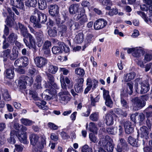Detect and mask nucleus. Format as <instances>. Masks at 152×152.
<instances>
[{"mask_svg": "<svg viewBox=\"0 0 152 152\" xmlns=\"http://www.w3.org/2000/svg\"><path fill=\"white\" fill-rule=\"evenodd\" d=\"M37 16L31 15L30 18V21L34 23V27L36 28H41L42 26L41 23H44L47 20L46 15L40 12L37 13Z\"/></svg>", "mask_w": 152, "mask_h": 152, "instance_id": "f257e3e1", "label": "nucleus"}, {"mask_svg": "<svg viewBox=\"0 0 152 152\" xmlns=\"http://www.w3.org/2000/svg\"><path fill=\"white\" fill-rule=\"evenodd\" d=\"M31 144L33 146L36 145L38 148L42 149L46 145V140L45 137H42L40 142H39V137L37 135L32 134L29 136Z\"/></svg>", "mask_w": 152, "mask_h": 152, "instance_id": "f03ea898", "label": "nucleus"}, {"mask_svg": "<svg viewBox=\"0 0 152 152\" xmlns=\"http://www.w3.org/2000/svg\"><path fill=\"white\" fill-rule=\"evenodd\" d=\"M49 8L50 14L55 19L56 23H59L61 18L58 14L59 7L56 4H52L49 6Z\"/></svg>", "mask_w": 152, "mask_h": 152, "instance_id": "7ed1b4c3", "label": "nucleus"}, {"mask_svg": "<svg viewBox=\"0 0 152 152\" xmlns=\"http://www.w3.org/2000/svg\"><path fill=\"white\" fill-rule=\"evenodd\" d=\"M132 101L133 104V109L138 110L145 106L146 102L140 98L136 97L132 99Z\"/></svg>", "mask_w": 152, "mask_h": 152, "instance_id": "20e7f679", "label": "nucleus"}, {"mask_svg": "<svg viewBox=\"0 0 152 152\" xmlns=\"http://www.w3.org/2000/svg\"><path fill=\"white\" fill-rule=\"evenodd\" d=\"M69 94L68 91L61 90V91L58 94V96L60 101L62 103H67L70 101L69 96Z\"/></svg>", "mask_w": 152, "mask_h": 152, "instance_id": "39448f33", "label": "nucleus"}, {"mask_svg": "<svg viewBox=\"0 0 152 152\" xmlns=\"http://www.w3.org/2000/svg\"><path fill=\"white\" fill-rule=\"evenodd\" d=\"M80 10V14H77L74 16V20L77 21L80 19L79 23L81 25H83L87 21L88 19L86 15L85 14V9L83 8H82Z\"/></svg>", "mask_w": 152, "mask_h": 152, "instance_id": "423d86ee", "label": "nucleus"}, {"mask_svg": "<svg viewBox=\"0 0 152 152\" xmlns=\"http://www.w3.org/2000/svg\"><path fill=\"white\" fill-rule=\"evenodd\" d=\"M49 88V89H46L42 95V99L45 100L51 99L55 93L56 90L52 86H50Z\"/></svg>", "mask_w": 152, "mask_h": 152, "instance_id": "0eeeda50", "label": "nucleus"}, {"mask_svg": "<svg viewBox=\"0 0 152 152\" xmlns=\"http://www.w3.org/2000/svg\"><path fill=\"white\" fill-rule=\"evenodd\" d=\"M49 88V89H46L42 95V99L45 100L51 99L55 93L56 90L52 86H50Z\"/></svg>", "mask_w": 152, "mask_h": 152, "instance_id": "6e6552de", "label": "nucleus"}, {"mask_svg": "<svg viewBox=\"0 0 152 152\" xmlns=\"http://www.w3.org/2000/svg\"><path fill=\"white\" fill-rule=\"evenodd\" d=\"M28 58L26 56H23L16 60L14 62V65L15 66L24 67L28 64Z\"/></svg>", "mask_w": 152, "mask_h": 152, "instance_id": "1a4fd4ad", "label": "nucleus"}, {"mask_svg": "<svg viewBox=\"0 0 152 152\" xmlns=\"http://www.w3.org/2000/svg\"><path fill=\"white\" fill-rule=\"evenodd\" d=\"M127 87L125 88L121 93V97H127L128 94H131L133 92V85L130 83L127 84Z\"/></svg>", "mask_w": 152, "mask_h": 152, "instance_id": "9d476101", "label": "nucleus"}, {"mask_svg": "<svg viewBox=\"0 0 152 152\" xmlns=\"http://www.w3.org/2000/svg\"><path fill=\"white\" fill-rule=\"evenodd\" d=\"M34 61L37 66L39 68L42 67L48 63L47 60L41 56L36 57L34 59Z\"/></svg>", "mask_w": 152, "mask_h": 152, "instance_id": "9b49d317", "label": "nucleus"}, {"mask_svg": "<svg viewBox=\"0 0 152 152\" xmlns=\"http://www.w3.org/2000/svg\"><path fill=\"white\" fill-rule=\"evenodd\" d=\"M107 24V21L102 19L97 20L94 24V27L96 30H99L102 29L106 26Z\"/></svg>", "mask_w": 152, "mask_h": 152, "instance_id": "f8f14e48", "label": "nucleus"}, {"mask_svg": "<svg viewBox=\"0 0 152 152\" xmlns=\"http://www.w3.org/2000/svg\"><path fill=\"white\" fill-rule=\"evenodd\" d=\"M61 20L59 21V23L56 24L58 26V34L61 37L64 36L66 33L67 30L66 26L62 23H60Z\"/></svg>", "mask_w": 152, "mask_h": 152, "instance_id": "ddd939ff", "label": "nucleus"}, {"mask_svg": "<svg viewBox=\"0 0 152 152\" xmlns=\"http://www.w3.org/2000/svg\"><path fill=\"white\" fill-rule=\"evenodd\" d=\"M79 6L78 4H74L71 5L69 7V12L74 17L77 14H79L78 11Z\"/></svg>", "mask_w": 152, "mask_h": 152, "instance_id": "4468645a", "label": "nucleus"}, {"mask_svg": "<svg viewBox=\"0 0 152 152\" xmlns=\"http://www.w3.org/2000/svg\"><path fill=\"white\" fill-rule=\"evenodd\" d=\"M26 37L28 38L30 49H33L34 52L35 53L37 51V49L36 45V41L34 38L30 33L28 34Z\"/></svg>", "mask_w": 152, "mask_h": 152, "instance_id": "2eb2a0df", "label": "nucleus"}, {"mask_svg": "<svg viewBox=\"0 0 152 152\" xmlns=\"http://www.w3.org/2000/svg\"><path fill=\"white\" fill-rule=\"evenodd\" d=\"M110 141H112V139L108 135L101 138L99 142V144L101 147H105Z\"/></svg>", "mask_w": 152, "mask_h": 152, "instance_id": "dca6fc26", "label": "nucleus"}, {"mask_svg": "<svg viewBox=\"0 0 152 152\" xmlns=\"http://www.w3.org/2000/svg\"><path fill=\"white\" fill-rule=\"evenodd\" d=\"M18 134V132L15 130H11L10 132V137L7 139L8 142L11 144H14L16 142L15 139Z\"/></svg>", "mask_w": 152, "mask_h": 152, "instance_id": "f3484780", "label": "nucleus"}, {"mask_svg": "<svg viewBox=\"0 0 152 152\" xmlns=\"http://www.w3.org/2000/svg\"><path fill=\"white\" fill-rule=\"evenodd\" d=\"M124 127L126 134H129L132 133L134 132V128L132 127V123L129 121H127L125 122Z\"/></svg>", "mask_w": 152, "mask_h": 152, "instance_id": "a211bd4d", "label": "nucleus"}, {"mask_svg": "<svg viewBox=\"0 0 152 152\" xmlns=\"http://www.w3.org/2000/svg\"><path fill=\"white\" fill-rule=\"evenodd\" d=\"M18 25L19 27V28L20 30V32L21 35L24 37H26L28 34H29L28 32V31L27 27L25 26L22 23H18Z\"/></svg>", "mask_w": 152, "mask_h": 152, "instance_id": "6ab92c4d", "label": "nucleus"}, {"mask_svg": "<svg viewBox=\"0 0 152 152\" xmlns=\"http://www.w3.org/2000/svg\"><path fill=\"white\" fill-rule=\"evenodd\" d=\"M140 93L143 94L146 93L150 89L149 84L147 82H142L140 83Z\"/></svg>", "mask_w": 152, "mask_h": 152, "instance_id": "aec40b11", "label": "nucleus"}, {"mask_svg": "<svg viewBox=\"0 0 152 152\" xmlns=\"http://www.w3.org/2000/svg\"><path fill=\"white\" fill-rule=\"evenodd\" d=\"M19 51L16 46H14L12 50V53L10 55V58L11 60L16 59L18 56Z\"/></svg>", "mask_w": 152, "mask_h": 152, "instance_id": "412c9836", "label": "nucleus"}, {"mask_svg": "<svg viewBox=\"0 0 152 152\" xmlns=\"http://www.w3.org/2000/svg\"><path fill=\"white\" fill-rule=\"evenodd\" d=\"M22 1V0H11V4L14 7L23 9L24 7V5Z\"/></svg>", "mask_w": 152, "mask_h": 152, "instance_id": "4be33fe9", "label": "nucleus"}, {"mask_svg": "<svg viewBox=\"0 0 152 152\" xmlns=\"http://www.w3.org/2000/svg\"><path fill=\"white\" fill-rule=\"evenodd\" d=\"M105 119V123L107 125L110 126L113 124L114 120L113 117L110 114H106Z\"/></svg>", "mask_w": 152, "mask_h": 152, "instance_id": "5701e85b", "label": "nucleus"}, {"mask_svg": "<svg viewBox=\"0 0 152 152\" xmlns=\"http://www.w3.org/2000/svg\"><path fill=\"white\" fill-rule=\"evenodd\" d=\"M141 137H149L148 135L149 134L148 129L145 126H143L140 128Z\"/></svg>", "mask_w": 152, "mask_h": 152, "instance_id": "b1692460", "label": "nucleus"}, {"mask_svg": "<svg viewBox=\"0 0 152 152\" xmlns=\"http://www.w3.org/2000/svg\"><path fill=\"white\" fill-rule=\"evenodd\" d=\"M18 36L15 33L12 32L9 35L8 38L7 40L8 42L10 43H14L18 39Z\"/></svg>", "mask_w": 152, "mask_h": 152, "instance_id": "393cba45", "label": "nucleus"}, {"mask_svg": "<svg viewBox=\"0 0 152 152\" xmlns=\"http://www.w3.org/2000/svg\"><path fill=\"white\" fill-rule=\"evenodd\" d=\"M1 92L3 98L4 100L6 101H9L11 100V97L9 94L8 91L7 89H2Z\"/></svg>", "mask_w": 152, "mask_h": 152, "instance_id": "a878e982", "label": "nucleus"}, {"mask_svg": "<svg viewBox=\"0 0 152 152\" xmlns=\"http://www.w3.org/2000/svg\"><path fill=\"white\" fill-rule=\"evenodd\" d=\"M11 48L7 49L4 50L2 52L0 53V54L2 57L4 58V60H6L8 56H10L11 52Z\"/></svg>", "mask_w": 152, "mask_h": 152, "instance_id": "bb28decb", "label": "nucleus"}, {"mask_svg": "<svg viewBox=\"0 0 152 152\" xmlns=\"http://www.w3.org/2000/svg\"><path fill=\"white\" fill-rule=\"evenodd\" d=\"M14 68L8 69L5 71L6 77L9 79H12L14 76Z\"/></svg>", "mask_w": 152, "mask_h": 152, "instance_id": "cd10ccee", "label": "nucleus"}, {"mask_svg": "<svg viewBox=\"0 0 152 152\" xmlns=\"http://www.w3.org/2000/svg\"><path fill=\"white\" fill-rule=\"evenodd\" d=\"M56 42H58L59 46L61 48V49L62 50V51H63L66 53H67L69 52L70 51L69 47L65 45L63 42H59L57 40H55Z\"/></svg>", "mask_w": 152, "mask_h": 152, "instance_id": "c85d7f7f", "label": "nucleus"}, {"mask_svg": "<svg viewBox=\"0 0 152 152\" xmlns=\"http://www.w3.org/2000/svg\"><path fill=\"white\" fill-rule=\"evenodd\" d=\"M47 76L48 83L55 87L56 85L54 82V79L53 75L50 73H48L47 74Z\"/></svg>", "mask_w": 152, "mask_h": 152, "instance_id": "c756f323", "label": "nucleus"}, {"mask_svg": "<svg viewBox=\"0 0 152 152\" xmlns=\"http://www.w3.org/2000/svg\"><path fill=\"white\" fill-rule=\"evenodd\" d=\"M83 40V34L82 33H80L77 34L75 38V42L77 43H81Z\"/></svg>", "mask_w": 152, "mask_h": 152, "instance_id": "7c9ffc66", "label": "nucleus"}, {"mask_svg": "<svg viewBox=\"0 0 152 152\" xmlns=\"http://www.w3.org/2000/svg\"><path fill=\"white\" fill-rule=\"evenodd\" d=\"M37 0H26L25 2V5L28 7H36L37 4Z\"/></svg>", "mask_w": 152, "mask_h": 152, "instance_id": "2f4dec72", "label": "nucleus"}, {"mask_svg": "<svg viewBox=\"0 0 152 152\" xmlns=\"http://www.w3.org/2000/svg\"><path fill=\"white\" fill-rule=\"evenodd\" d=\"M21 123L26 126H30L34 122L27 118H22L20 119Z\"/></svg>", "mask_w": 152, "mask_h": 152, "instance_id": "473e14b6", "label": "nucleus"}, {"mask_svg": "<svg viewBox=\"0 0 152 152\" xmlns=\"http://www.w3.org/2000/svg\"><path fill=\"white\" fill-rule=\"evenodd\" d=\"M17 137L20 142L26 144V135L25 133L23 132V134L17 135Z\"/></svg>", "mask_w": 152, "mask_h": 152, "instance_id": "72a5a7b5", "label": "nucleus"}, {"mask_svg": "<svg viewBox=\"0 0 152 152\" xmlns=\"http://www.w3.org/2000/svg\"><path fill=\"white\" fill-rule=\"evenodd\" d=\"M136 74L134 72L127 74L125 76V81L126 82L130 81L133 79L135 76Z\"/></svg>", "mask_w": 152, "mask_h": 152, "instance_id": "f704fd0d", "label": "nucleus"}, {"mask_svg": "<svg viewBox=\"0 0 152 152\" xmlns=\"http://www.w3.org/2000/svg\"><path fill=\"white\" fill-rule=\"evenodd\" d=\"M143 51L141 48H135L134 52L132 53V55L135 57H138L140 56L143 54Z\"/></svg>", "mask_w": 152, "mask_h": 152, "instance_id": "c9c22d12", "label": "nucleus"}, {"mask_svg": "<svg viewBox=\"0 0 152 152\" xmlns=\"http://www.w3.org/2000/svg\"><path fill=\"white\" fill-rule=\"evenodd\" d=\"M89 130L95 134L97 133L98 129L96 127L95 124L92 122H91L89 124Z\"/></svg>", "mask_w": 152, "mask_h": 152, "instance_id": "e433bc0d", "label": "nucleus"}, {"mask_svg": "<svg viewBox=\"0 0 152 152\" xmlns=\"http://www.w3.org/2000/svg\"><path fill=\"white\" fill-rule=\"evenodd\" d=\"M128 142L132 145L134 147H137V142L136 139L131 136H129L128 138Z\"/></svg>", "mask_w": 152, "mask_h": 152, "instance_id": "4c0bfd02", "label": "nucleus"}, {"mask_svg": "<svg viewBox=\"0 0 152 152\" xmlns=\"http://www.w3.org/2000/svg\"><path fill=\"white\" fill-rule=\"evenodd\" d=\"M112 141H110L104 147V148L106 149L109 152H112L113 151L114 145L112 144Z\"/></svg>", "mask_w": 152, "mask_h": 152, "instance_id": "58836bf2", "label": "nucleus"}, {"mask_svg": "<svg viewBox=\"0 0 152 152\" xmlns=\"http://www.w3.org/2000/svg\"><path fill=\"white\" fill-rule=\"evenodd\" d=\"M58 69L57 66L53 65H49L48 68L49 72L52 74H55L58 71Z\"/></svg>", "mask_w": 152, "mask_h": 152, "instance_id": "ea45409f", "label": "nucleus"}, {"mask_svg": "<svg viewBox=\"0 0 152 152\" xmlns=\"http://www.w3.org/2000/svg\"><path fill=\"white\" fill-rule=\"evenodd\" d=\"M121 103L123 109H127L129 107V102L125 100L123 97H121Z\"/></svg>", "mask_w": 152, "mask_h": 152, "instance_id": "a19ab883", "label": "nucleus"}, {"mask_svg": "<svg viewBox=\"0 0 152 152\" xmlns=\"http://www.w3.org/2000/svg\"><path fill=\"white\" fill-rule=\"evenodd\" d=\"M38 4L39 8L41 10H43L47 7V3L44 0H38Z\"/></svg>", "mask_w": 152, "mask_h": 152, "instance_id": "79ce46f5", "label": "nucleus"}, {"mask_svg": "<svg viewBox=\"0 0 152 152\" xmlns=\"http://www.w3.org/2000/svg\"><path fill=\"white\" fill-rule=\"evenodd\" d=\"M75 73L80 77H83L85 74L84 70L80 67H77L75 70Z\"/></svg>", "mask_w": 152, "mask_h": 152, "instance_id": "37998d69", "label": "nucleus"}, {"mask_svg": "<svg viewBox=\"0 0 152 152\" xmlns=\"http://www.w3.org/2000/svg\"><path fill=\"white\" fill-rule=\"evenodd\" d=\"M89 119L93 121H97L99 119V113L95 112L92 113L89 116Z\"/></svg>", "mask_w": 152, "mask_h": 152, "instance_id": "c03bdc74", "label": "nucleus"}, {"mask_svg": "<svg viewBox=\"0 0 152 152\" xmlns=\"http://www.w3.org/2000/svg\"><path fill=\"white\" fill-rule=\"evenodd\" d=\"M22 76L23 79H24L26 84H28L29 85H31L33 83L34 80L32 77H29L24 75H23Z\"/></svg>", "mask_w": 152, "mask_h": 152, "instance_id": "a18cd8bd", "label": "nucleus"}, {"mask_svg": "<svg viewBox=\"0 0 152 152\" xmlns=\"http://www.w3.org/2000/svg\"><path fill=\"white\" fill-rule=\"evenodd\" d=\"M18 85L21 89L25 88L26 84L23 79L22 76L20 77V79L18 81Z\"/></svg>", "mask_w": 152, "mask_h": 152, "instance_id": "49530a36", "label": "nucleus"}, {"mask_svg": "<svg viewBox=\"0 0 152 152\" xmlns=\"http://www.w3.org/2000/svg\"><path fill=\"white\" fill-rule=\"evenodd\" d=\"M56 28L54 27L53 29H50L48 31L49 35L51 37H54L57 35V31L56 30Z\"/></svg>", "mask_w": 152, "mask_h": 152, "instance_id": "de8ad7c7", "label": "nucleus"}, {"mask_svg": "<svg viewBox=\"0 0 152 152\" xmlns=\"http://www.w3.org/2000/svg\"><path fill=\"white\" fill-rule=\"evenodd\" d=\"M36 35L37 40L41 43H42L44 40L42 32H37Z\"/></svg>", "mask_w": 152, "mask_h": 152, "instance_id": "09e8293b", "label": "nucleus"}, {"mask_svg": "<svg viewBox=\"0 0 152 152\" xmlns=\"http://www.w3.org/2000/svg\"><path fill=\"white\" fill-rule=\"evenodd\" d=\"M115 112L118 115H123L124 117H126L127 114L126 112H123L122 110L120 108H115L114 109Z\"/></svg>", "mask_w": 152, "mask_h": 152, "instance_id": "8fccbe9b", "label": "nucleus"}, {"mask_svg": "<svg viewBox=\"0 0 152 152\" xmlns=\"http://www.w3.org/2000/svg\"><path fill=\"white\" fill-rule=\"evenodd\" d=\"M99 98L100 96L98 95L96 96L95 98H94L92 96V95H91L90 96V99L91 105L93 106H95V103L99 102Z\"/></svg>", "mask_w": 152, "mask_h": 152, "instance_id": "3c124183", "label": "nucleus"}, {"mask_svg": "<svg viewBox=\"0 0 152 152\" xmlns=\"http://www.w3.org/2000/svg\"><path fill=\"white\" fill-rule=\"evenodd\" d=\"M52 50L54 54H58L62 53V50L61 49L60 47L54 46L52 49Z\"/></svg>", "mask_w": 152, "mask_h": 152, "instance_id": "603ef678", "label": "nucleus"}, {"mask_svg": "<svg viewBox=\"0 0 152 152\" xmlns=\"http://www.w3.org/2000/svg\"><path fill=\"white\" fill-rule=\"evenodd\" d=\"M99 2L104 6H112V2L110 0H99Z\"/></svg>", "mask_w": 152, "mask_h": 152, "instance_id": "864d4df0", "label": "nucleus"}, {"mask_svg": "<svg viewBox=\"0 0 152 152\" xmlns=\"http://www.w3.org/2000/svg\"><path fill=\"white\" fill-rule=\"evenodd\" d=\"M117 128L116 127H114L113 128H107L106 129V131L109 134H115L117 132Z\"/></svg>", "mask_w": 152, "mask_h": 152, "instance_id": "5fc2aeb1", "label": "nucleus"}, {"mask_svg": "<svg viewBox=\"0 0 152 152\" xmlns=\"http://www.w3.org/2000/svg\"><path fill=\"white\" fill-rule=\"evenodd\" d=\"M118 13V10L116 8H113L109 10L108 14L110 16L116 15Z\"/></svg>", "mask_w": 152, "mask_h": 152, "instance_id": "6e6d98bb", "label": "nucleus"}, {"mask_svg": "<svg viewBox=\"0 0 152 152\" xmlns=\"http://www.w3.org/2000/svg\"><path fill=\"white\" fill-rule=\"evenodd\" d=\"M12 18L10 16H7V17L5 20L7 23L6 24L10 27H12L13 25V21L12 20Z\"/></svg>", "mask_w": 152, "mask_h": 152, "instance_id": "4d7b16f0", "label": "nucleus"}, {"mask_svg": "<svg viewBox=\"0 0 152 152\" xmlns=\"http://www.w3.org/2000/svg\"><path fill=\"white\" fill-rule=\"evenodd\" d=\"M144 112L146 118H148L152 117V111L148 108H146Z\"/></svg>", "mask_w": 152, "mask_h": 152, "instance_id": "13d9d810", "label": "nucleus"}, {"mask_svg": "<svg viewBox=\"0 0 152 152\" xmlns=\"http://www.w3.org/2000/svg\"><path fill=\"white\" fill-rule=\"evenodd\" d=\"M105 104L107 106L112 108L113 107V102L111 98L105 99Z\"/></svg>", "mask_w": 152, "mask_h": 152, "instance_id": "bf43d9fd", "label": "nucleus"}, {"mask_svg": "<svg viewBox=\"0 0 152 152\" xmlns=\"http://www.w3.org/2000/svg\"><path fill=\"white\" fill-rule=\"evenodd\" d=\"M119 141L120 142L118 144H120L124 149L126 148L127 147V144L125 140L123 138H121Z\"/></svg>", "mask_w": 152, "mask_h": 152, "instance_id": "052dcab7", "label": "nucleus"}, {"mask_svg": "<svg viewBox=\"0 0 152 152\" xmlns=\"http://www.w3.org/2000/svg\"><path fill=\"white\" fill-rule=\"evenodd\" d=\"M83 86L75 84L74 86L75 91L77 93L81 92L83 90Z\"/></svg>", "mask_w": 152, "mask_h": 152, "instance_id": "680f3d73", "label": "nucleus"}, {"mask_svg": "<svg viewBox=\"0 0 152 152\" xmlns=\"http://www.w3.org/2000/svg\"><path fill=\"white\" fill-rule=\"evenodd\" d=\"M82 152H92V149L91 148H89L87 145H84L82 149Z\"/></svg>", "mask_w": 152, "mask_h": 152, "instance_id": "e2e57ef3", "label": "nucleus"}, {"mask_svg": "<svg viewBox=\"0 0 152 152\" xmlns=\"http://www.w3.org/2000/svg\"><path fill=\"white\" fill-rule=\"evenodd\" d=\"M29 95L34 100H37L38 99L37 94L36 92L33 91H30Z\"/></svg>", "mask_w": 152, "mask_h": 152, "instance_id": "0e129e2a", "label": "nucleus"}, {"mask_svg": "<svg viewBox=\"0 0 152 152\" xmlns=\"http://www.w3.org/2000/svg\"><path fill=\"white\" fill-rule=\"evenodd\" d=\"M42 80V77L40 75H38L36 76L35 81L38 83L37 88H41L40 84Z\"/></svg>", "mask_w": 152, "mask_h": 152, "instance_id": "69168bd1", "label": "nucleus"}, {"mask_svg": "<svg viewBox=\"0 0 152 152\" xmlns=\"http://www.w3.org/2000/svg\"><path fill=\"white\" fill-rule=\"evenodd\" d=\"M89 138L90 140L92 142L95 143L97 142V138L94 134L92 133L90 134L89 135Z\"/></svg>", "mask_w": 152, "mask_h": 152, "instance_id": "338daca9", "label": "nucleus"}, {"mask_svg": "<svg viewBox=\"0 0 152 152\" xmlns=\"http://www.w3.org/2000/svg\"><path fill=\"white\" fill-rule=\"evenodd\" d=\"M137 13L144 19L146 22H148V20L147 18L146 15L144 12L140 11H138Z\"/></svg>", "mask_w": 152, "mask_h": 152, "instance_id": "774afa93", "label": "nucleus"}]
</instances>
